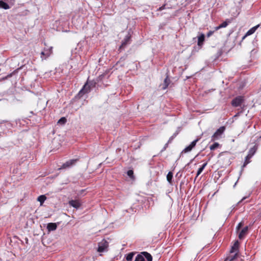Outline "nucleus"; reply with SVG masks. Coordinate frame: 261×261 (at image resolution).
Returning <instances> with one entry per match:
<instances>
[{"label": "nucleus", "mask_w": 261, "mask_h": 261, "mask_svg": "<svg viewBox=\"0 0 261 261\" xmlns=\"http://www.w3.org/2000/svg\"><path fill=\"white\" fill-rule=\"evenodd\" d=\"M96 83L93 81L88 82L84 85L82 89L79 92V95L81 96H83L86 93H89L91 90V87H94L95 86Z\"/></svg>", "instance_id": "obj_1"}, {"label": "nucleus", "mask_w": 261, "mask_h": 261, "mask_svg": "<svg viewBox=\"0 0 261 261\" xmlns=\"http://www.w3.org/2000/svg\"><path fill=\"white\" fill-rule=\"evenodd\" d=\"M108 247L109 242L105 239H103L98 243L97 251L98 252H106L108 250Z\"/></svg>", "instance_id": "obj_2"}, {"label": "nucleus", "mask_w": 261, "mask_h": 261, "mask_svg": "<svg viewBox=\"0 0 261 261\" xmlns=\"http://www.w3.org/2000/svg\"><path fill=\"white\" fill-rule=\"evenodd\" d=\"M79 161L78 159H71L67 161L65 163H64L60 168H59V170L62 169H66L70 168L75 165V164Z\"/></svg>", "instance_id": "obj_3"}, {"label": "nucleus", "mask_w": 261, "mask_h": 261, "mask_svg": "<svg viewBox=\"0 0 261 261\" xmlns=\"http://www.w3.org/2000/svg\"><path fill=\"white\" fill-rule=\"evenodd\" d=\"M225 129V127L224 126H221L219 128L212 136L211 141H214L216 140H218L223 134Z\"/></svg>", "instance_id": "obj_4"}, {"label": "nucleus", "mask_w": 261, "mask_h": 261, "mask_svg": "<svg viewBox=\"0 0 261 261\" xmlns=\"http://www.w3.org/2000/svg\"><path fill=\"white\" fill-rule=\"evenodd\" d=\"M244 99L243 96H238L234 98L233 99H232L231 103L233 107H237L241 106L242 103L244 102Z\"/></svg>", "instance_id": "obj_5"}, {"label": "nucleus", "mask_w": 261, "mask_h": 261, "mask_svg": "<svg viewBox=\"0 0 261 261\" xmlns=\"http://www.w3.org/2000/svg\"><path fill=\"white\" fill-rule=\"evenodd\" d=\"M130 43V36L129 34H127L124 38V40L122 41L121 45L120 46L119 48V51H121L122 50L124 49V48L126 47V46Z\"/></svg>", "instance_id": "obj_6"}, {"label": "nucleus", "mask_w": 261, "mask_h": 261, "mask_svg": "<svg viewBox=\"0 0 261 261\" xmlns=\"http://www.w3.org/2000/svg\"><path fill=\"white\" fill-rule=\"evenodd\" d=\"M199 141V139H196L192 141L191 144L186 147L181 152V153H187L190 152L195 146L197 142Z\"/></svg>", "instance_id": "obj_7"}, {"label": "nucleus", "mask_w": 261, "mask_h": 261, "mask_svg": "<svg viewBox=\"0 0 261 261\" xmlns=\"http://www.w3.org/2000/svg\"><path fill=\"white\" fill-rule=\"evenodd\" d=\"M52 53V47H51L48 49L45 50L41 53V58L42 60L46 59Z\"/></svg>", "instance_id": "obj_8"}, {"label": "nucleus", "mask_w": 261, "mask_h": 261, "mask_svg": "<svg viewBox=\"0 0 261 261\" xmlns=\"http://www.w3.org/2000/svg\"><path fill=\"white\" fill-rule=\"evenodd\" d=\"M69 204L77 209L81 206V203L79 200H71L69 201Z\"/></svg>", "instance_id": "obj_9"}, {"label": "nucleus", "mask_w": 261, "mask_h": 261, "mask_svg": "<svg viewBox=\"0 0 261 261\" xmlns=\"http://www.w3.org/2000/svg\"><path fill=\"white\" fill-rule=\"evenodd\" d=\"M248 229V226H246L242 229V230L240 231V232L239 234V238L240 239H242L244 238V237L246 236V234L247 233Z\"/></svg>", "instance_id": "obj_10"}, {"label": "nucleus", "mask_w": 261, "mask_h": 261, "mask_svg": "<svg viewBox=\"0 0 261 261\" xmlns=\"http://www.w3.org/2000/svg\"><path fill=\"white\" fill-rule=\"evenodd\" d=\"M57 228V225L55 223H49L47 225V229L48 231H54Z\"/></svg>", "instance_id": "obj_11"}, {"label": "nucleus", "mask_w": 261, "mask_h": 261, "mask_svg": "<svg viewBox=\"0 0 261 261\" xmlns=\"http://www.w3.org/2000/svg\"><path fill=\"white\" fill-rule=\"evenodd\" d=\"M239 249V242L237 241L233 244V245L231 247V250L230 251V253H235L238 254Z\"/></svg>", "instance_id": "obj_12"}, {"label": "nucleus", "mask_w": 261, "mask_h": 261, "mask_svg": "<svg viewBox=\"0 0 261 261\" xmlns=\"http://www.w3.org/2000/svg\"><path fill=\"white\" fill-rule=\"evenodd\" d=\"M259 26H260V24H257V25L252 27V28H251L250 30H249L247 31L245 37L247 36L251 35L252 34H253L255 32V31L257 30V29H258L259 27Z\"/></svg>", "instance_id": "obj_13"}, {"label": "nucleus", "mask_w": 261, "mask_h": 261, "mask_svg": "<svg viewBox=\"0 0 261 261\" xmlns=\"http://www.w3.org/2000/svg\"><path fill=\"white\" fill-rule=\"evenodd\" d=\"M257 149V146L255 145L253 147L251 148L248 152V155L249 157H252L253 155L255 154Z\"/></svg>", "instance_id": "obj_14"}, {"label": "nucleus", "mask_w": 261, "mask_h": 261, "mask_svg": "<svg viewBox=\"0 0 261 261\" xmlns=\"http://www.w3.org/2000/svg\"><path fill=\"white\" fill-rule=\"evenodd\" d=\"M142 254L143 255V256H144V259L146 258L147 261H152V257L151 254L147 252H142Z\"/></svg>", "instance_id": "obj_15"}, {"label": "nucleus", "mask_w": 261, "mask_h": 261, "mask_svg": "<svg viewBox=\"0 0 261 261\" xmlns=\"http://www.w3.org/2000/svg\"><path fill=\"white\" fill-rule=\"evenodd\" d=\"M204 35L203 34H201L198 37V45L200 46L203 44V42L204 41Z\"/></svg>", "instance_id": "obj_16"}, {"label": "nucleus", "mask_w": 261, "mask_h": 261, "mask_svg": "<svg viewBox=\"0 0 261 261\" xmlns=\"http://www.w3.org/2000/svg\"><path fill=\"white\" fill-rule=\"evenodd\" d=\"M228 22L226 21H224L221 24H220L219 25H218L217 27H216L214 28L215 31H217V30H219L221 28H225V27H226L228 25Z\"/></svg>", "instance_id": "obj_17"}, {"label": "nucleus", "mask_w": 261, "mask_h": 261, "mask_svg": "<svg viewBox=\"0 0 261 261\" xmlns=\"http://www.w3.org/2000/svg\"><path fill=\"white\" fill-rule=\"evenodd\" d=\"M0 8L7 10L10 8V7L6 3L3 2V1H0Z\"/></svg>", "instance_id": "obj_18"}, {"label": "nucleus", "mask_w": 261, "mask_h": 261, "mask_svg": "<svg viewBox=\"0 0 261 261\" xmlns=\"http://www.w3.org/2000/svg\"><path fill=\"white\" fill-rule=\"evenodd\" d=\"M207 162L204 163L202 165V166L198 169L197 172L196 177H198L201 174V173L202 172V171L203 170V169H204L205 166L207 165Z\"/></svg>", "instance_id": "obj_19"}, {"label": "nucleus", "mask_w": 261, "mask_h": 261, "mask_svg": "<svg viewBox=\"0 0 261 261\" xmlns=\"http://www.w3.org/2000/svg\"><path fill=\"white\" fill-rule=\"evenodd\" d=\"M135 261H145L144 256H143V255L142 254V253L137 255Z\"/></svg>", "instance_id": "obj_20"}, {"label": "nucleus", "mask_w": 261, "mask_h": 261, "mask_svg": "<svg viewBox=\"0 0 261 261\" xmlns=\"http://www.w3.org/2000/svg\"><path fill=\"white\" fill-rule=\"evenodd\" d=\"M237 257V253H234V255H232L227 257L224 261H234V260Z\"/></svg>", "instance_id": "obj_21"}, {"label": "nucleus", "mask_w": 261, "mask_h": 261, "mask_svg": "<svg viewBox=\"0 0 261 261\" xmlns=\"http://www.w3.org/2000/svg\"><path fill=\"white\" fill-rule=\"evenodd\" d=\"M46 197L45 195H40L38 197L37 200L40 202V204H42L46 200Z\"/></svg>", "instance_id": "obj_22"}, {"label": "nucleus", "mask_w": 261, "mask_h": 261, "mask_svg": "<svg viewBox=\"0 0 261 261\" xmlns=\"http://www.w3.org/2000/svg\"><path fill=\"white\" fill-rule=\"evenodd\" d=\"M173 177V173L172 172H169L167 175V180L169 183L172 182V179Z\"/></svg>", "instance_id": "obj_23"}, {"label": "nucleus", "mask_w": 261, "mask_h": 261, "mask_svg": "<svg viewBox=\"0 0 261 261\" xmlns=\"http://www.w3.org/2000/svg\"><path fill=\"white\" fill-rule=\"evenodd\" d=\"M135 253L134 252H130L127 254L126 256V259L127 261H132Z\"/></svg>", "instance_id": "obj_24"}, {"label": "nucleus", "mask_w": 261, "mask_h": 261, "mask_svg": "<svg viewBox=\"0 0 261 261\" xmlns=\"http://www.w3.org/2000/svg\"><path fill=\"white\" fill-rule=\"evenodd\" d=\"M251 158L252 157H249L248 154L246 156L245 161L243 165V167H245L248 164H249L250 162V160Z\"/></svg>", "instance_id": "obj_25"}, {"label": "nucleus", "mask_w": 261, "mask_h": 261, "mask_svg": "<svg viewBox=\"0 0 261 261\" xmlns=\"http://www.w3.org/2000/svg\"><path fill=\"white\" fill-rule=\"evenodd\" d=\"M170 83V80L168 78V76H167L165 79L164 80V87H163V89H166L168 86L169 84Z\"/></svg>", "instance_id": "obj_26"}, {"label": "nucleus", "mask_w": 261, "mask_h": 261, "mask_svg": "<svg viewBox=\"0 0 261 261\" xmlns=\"http://www.w3.org/2000/svg\"><path fill=\"white\" fill-rule=\"evenodd\" d=\"M219 146V144L217 142L214 143L213 145L210 146V148L211 150H214L217 148H218Z\"/></svg>", "instance_id": "obj_27"}, {"label": "nucleus", "mask_w": 261, "mask_h": 261, "mask_svg": "<svg viewBox=\"0 0 261 261\" xmlns=\"http://www.w3.org/2000/svg\"><path fill=\"white\" fill-rule=\"evenodd\" d=\"M127 174L130 178L132 179L134 178V172L132 170H129L127 171Z\"/></svg>", "instance_id": "obj_28"}, {"label": "nucleus", "mask_w": 261, "mask_h": 261, "mask_svg": "<svg viewBox=\"0 0 261 261\" xmlns=\"http://www.w3.org/2000/svg\"><path fill=\"white\" fill-rule=\"evenodd\" d=\"M66 122V119L65 117L61 118L58 123L61 124H64Z\"/></svg>", "instance_id": "obj_29"}, {"label": "nucleus", "mask_w": 261, "mask_h": 261, "mask_svg": "<svg viewBox=\"0 0 261 261\" xmlns=\"http://www.w3.org/2000/svg\"><path fill=\"white\" fill-rule=\"evenodd\" d=\"M243 225V223L242 222H240L237 225L236 229L237 230H239Z\"/></svg>", "instance_id": "obj_30"}, {"label": "nucleus", "mask_w": 261, "mask_h": 261, "mask_svg": "<svg viewBox=\"0 0 261 261\" xmlns=\"http://www.w3.org/2000/svg\"><path fill=\"white\" fill-rule=\"evenodd\" d=\"M215 30H214V31H209V32L207 33V34H206V36H207V37H210V36H211L214 34V32H215Z\"/></svg>", "instance_id": "obj_31"}, {"label": "nucleus", "mask_w": 261, "mask_h": 261, "mask_svg": "<svg viewBox=\"0 0 261 261\" xmlns=\"http://www.w3.org/2000/svg\"><path fill=\"white\" fill-rule=\"evenodd\" d=\"M175 136H176V134H174L172 137H171L169 138V140H168V142L167 143H169L171 142L172 141V140L174 139V138Z\"/></svg>", "instance_id": "obj_32"}, {"label": "nucleus", "mask_w": 261, "mask_h": 261, "mask_svg": "<svg viewBox=\"0 0 261 261\" xmlns=\"http://www.w3.org/2000/svg\"><path fill=\"white\" fill-rule=\"evenodd\" d=\"M166 9V6L165 5H163L162 6V7H160L158 9V11H162L164 9Z\"/></svg>", "instance_id": "obj_33"}, {"label": "nucleus", "mask_w": 261, "mask_h": 261, "mask_svg": "<svg viewBox=\"0 0 261 261\" xmlns=\"http://www.w3.org/2000/svg\"><path fill=\"white\" fill-rule=\"evenodd\" d=\"M168 143H167L165 145V146H164V147H163V148L162 149V151H163L165 150H166V148L168 147Z\"/></svg>", "instance_id": "obj_34"}, {"label": "nucleus", "mask_w": 261, "mask_h": 261, "mask_svg": "<svg viewBox=\"0 0 261 261\" xmlns=\"http://www.w3.org/2000/svg\"><path fill=\"white\" fill-rule=\"evenodd\" d=\"M242 113V112H238L235 116L234 117H236V116H239L240 114Z\"/></svg>", "instance_id": "obj_35"}, {"label": "nucleus", "mask_w": 261, "mask_h": 261, "mask_svg": "<svg viewBox=\"0 0 261 261\" xmlns=\"http://www.w3.org/2000/svg\"><path fill=\"white\" fill-rule=\"evenodd\" d=\"M246 198L245 197H244L242 199V200L240 201V202L243 201Z\"/></svg>", "instance_id": "obj_36"}]
</instances>
